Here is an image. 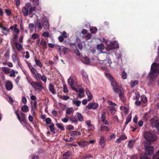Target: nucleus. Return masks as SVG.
Listing matches in <instances>:
<instances>
[{"label": "nucleus", "instance_id": "21", "mask_svg": "<svg viewBox=\"0 0 159 159\" xmlns=\"http://www.w3.org/2000/svg\"><path fill=\"white\" fill-rule=\"evenodd\" d=\"M132 115L131 113H130L126 117V121L125 123V126H126L127 125L130 121L132 118Z\"/></svg>", "mask_w": 159, "mask_h": 159}, {"label": "nucleus", "instance_id": "47", "mask_svg": "<svg viewBox=\"0 0 159 159\" xmlns=\"http://www.w3.org/2000/svg\"><path fill=\"white\" fill-rule=\"evenodd\" d=\"M5 12L8 16H10L11 15V12L10 10L6 9L5 10Z\"/></svg>", "mask_w": 159, "mask_h": 159}, {"label": "nucleus", "instance_id": "23", "mask_svg": "<svg viewBox=\"0 0 159 159\" xmlns=\"http://www.w3.org/2000/svg\"><path fill=\"white\" fill-rule=\"evenodd\" d=\"M48 127L49 128L51 132H52L54 134L55 133L54 125L53 123H52L51 124L48 125Z\"/></svg>", "mask_w": 159, "mask_h": 159}, {"label": "nucleus", "instance_id": "42", "mask_svg": "<svg viewBox=\"0 0 159 159\" xmlns=\"http://www.w3.org/2000/svg\"><path fill=\"white\" fill-rule=\"evenodd\" d=\"M60 98L61 99L66 101L68 100L69 98L70 97L69 96H62V95H60Z\"/></svg>", "mask_w": 159, "mask_h": 159}, {"label": "nucleus", "instance_id": "26", "mask_svg": "<svg viewBox=\"0 0 159 159\" xmlns=\"http://www.w3.org/2000/svg\"><path fill=\"white\" fill-rule=\"evenodd\" d=\"M100 130L101 131H106V132L109 131V128L107 126L103 125H101Z\"/></svg>", "mask_w": 159, "mask_h": 159}, {"label": "nucleus", "instance_id": "7", "mask_svg": "<svg viewBox=\"0 0 159 159\" xmlns=\"http://www.w3.org/2000/svg\"><path fill=\"white\" fill-rule=\"evenodd\" d=\"M144 147L146 153L148 155H151L154 152L153 147L146 145H144Z\"/></svg>", "mask_w": 159, "mask_h": 159}, {"label": "nucleus", "instance_id": "39", "mask_svg": "<svg viewBox=\"0 0 159 159\" xmlns=\"http://www.w3.org/2000/svg\"><path fill=\"white\" fill-rule=\"evenodd\" d=\"M30 2L33 3V5L35 6H38L39 5V0H29Z\"/></svg>", "mask_w": 159, "mask_h": 159}, {"label": "nucleus", "instance_id": "54", "mask_svg": "<svg viewBox=\"0 0 159 159\" xmlns=\"http://www.w3.org/2000/svg\"><path fill=\"white\" fill-rule=\"evenodd\" d=\"M41 80L44 83L47 81V77L44 75H42L40 78Z\"/></svg>", "mask_w": 159, "mask_h": 159}, {"label": "nucleus", "instance_id": "50", "mask_svg": "<svg viewBox=\"0 0 159 159\" xmlns=\"http://www.w3.org/2000/svg\"><path fill=\"white\" fill-rule=\"evenodd\" d=\"M152 159H159V151L157 152L156 154L153 156Z\"/></svg>", "mask_w": 159, "mask_h": 159}, {"label": "nucleus", "instance_id": "27", "mask_svg": "<svg viewBox=\"0 0 159 159\" xmlns=\"http://www.w3.org/2000/svg\"><path fill=\"white\" fill-rule=\"evenodd\" d=\"M11 58L13 62L15 63L16 61H17L19 59L17 57V55L15 54H13L11 56Z\"/></svg>", "mask_w": 159, "mask_h": 159}, {"label": "nucleus", "instance_id": "9", "mask_svg": "<svg viewBox=\"0 0 159 159\" xmlns=\"http://www.w3.org/2000/svg\"><path fill=\"white\" fill-rule=\"evenodd\" d=\"M75 78L74 76H70L68 80V83L70 86H73L75 84Z\"/></svg>", "mask_w": 159, "mask_h": 159}, {"label": "nucleus", "instance_id": "12", "mask_svg": "<svg viewBox=\"0 0 159 159\" xmlns=\"http://www.w3.org/2000/svg\"><path fill=\"white\" fill-rule=\"evenodd\" d=\"M5 87L7 89L10 90L12 89L13 85L10 81H7L6 83Z\"/></svg>", "mask_w": 159, "mask_h": 159}, {"label": "nucleus", "instance_id": "58", "mask_svg": "<svg viewBox=\"0 0 159 159\" xmlns=\"http://www.w3.org/2000/svg\"><path fill=\"white\" fill-rule=\"evenodd\" d=\"M63 92L65 93H67L68 92V90L67 87L65 85H63Z\"/></svg>", "mask_w": 159, "mask_h": 159}, {"label": "nucleus", "instance_id": "36", "mask_svg": "<svg viewBox=\"0 0 159 159\" xmlns=\"http://www.w3.org/2000/svg\"><path fill=\"white\" fill-rule=\"evenodd\" d=\"M138 84V81L136 80L131 81L130 82V86L131 88H133Z\"/></svg>", "mask_w": 159, "mask_h": 159}, {"label": "nucleus", "instance_id": "22", "mask_svg": "<svg viewBox=\"0 0 159 159\" xmlns=\"http://www.w3.org/2000/svg\"><path fill=\"white\" fill-rule=\"evenodd\" d=\"M21 110L24 112L27 113L29 110L28 107L26 105H24L21 107Z\"/></svg>", "mask_w": 159, "mask_h": 159}, {"label": "nucleus", "instance_id": "61", "mask_svg": "<svg viewBox=\"0 0 159 159\" xmlns=\"http://www.w3.org/2000/svg\"><path fill=\"white\" fill-rule=\"evenodd\" d=\"M74 127L71 125H68L67 126L66 129L69 130H73L74 129Z\"/></svg>", "mask_w": 159, "mask_h": 159}, {"label": "nucleus", "instance_id": "34", "mask_svg": "<svg viewBox=\"0 0 159 159\" xmlns=\"http://www.w3.org/2000/svg\"><path fill=\"white\" fill-rule=\"evenodd\" d=\"M82 61L84 63L86 64H88L90 62L89 58L87 57H84L82 59Z\"/></svg>", "mask_w": 159, "mask_h": 159}, {"label": "nucleus", "instance_id": "64", "mask_svg": "<svg viewBox=\"0 0 159 159\" xmlns=\"http://www.w3.org/2000/svg\"><path fill=\"white\" fill-rule=\"evenodd\" d=\"M88 100L89 101H90L92 99L93 96L92 94L90 93L89 95L88 94Z\"/></svg>", "mask_w": 159, "mask_h": 159}, {"label": "nucleus", "instance_id": "17", "mask_svg": "<svg viewBox=\"0 0 159 159\" xmlns=\"http://www.w3.org/2000/svg\"><path fill=\"white\" fill-rule=\"evenodd\" d=\"M86 123L88 126V129L89 131H93L94 129V126L93 125L90 124V122H87V121Z\"/></svg>", "mask_w": 159, "mask_h": 159}, {"label": "nucleus", "instance_id": "59", "mask_svg": "<svg viewBox=\"0 0 159 159\" xmlns=\"http://www.w3.org/2000/svg\"><path fill=\"white\" fill-rule=\"evenodd\" d=\"M127 74L125 71L124 70L122 72V77L124 79H126Z\"/></svg>", "mask_w": 159, "mask_h": 159}, {"label": "nucleus", "instance_id": "20", "mask_svg": "<svg viewBox=\"0 0 159 159\" xmlns=\"http://www.w3.org/2000/svg\"><path fill=\"white\" fill-rule=\"evenodd\" d=\"M106 76L109 79L110 81H111V85H113V84H115V83L116 82L112 76L109 74H106Z\"/></svg>", "mask_w": 159, "mask_h": 159}, {"label": "nucleus", "instance_id": "63", "mask_svg": "<svg viewBox=\"0 0 159 159\" xmlns=\"http://www.w3.org/2000/svg\"><path fill=\"white\" fill-rule=\"evenodd\" d=\"M92 157L93 156L91 155V154H89L85 155L84 157L83 158V159H86L88 158H90Z\"/></svg>", "mask_w": 159, "mask_h": 159}, {"label": "nucleus", "instance_id": "53", "mask_svg": "<svg viewBox=\"0 0 159 159\" xmlns=\"http://www.w3.org/2000/svg\"><path fill=\"white\" fill-rule=\"evenodd\" d=\"M133 141L132 140H130L128 143V146L129 148H131L133 146Z\"/></svg>", "mask_w": 159, "mask_h": 159}, {"label": "nucleus", "instance_id": "3", "mask_svg": "<svg viewBox=\"0 0 159 159\" xmlns=\"http://www.w3.org/2000/svg\"><path fill=\"white\" fill-rule=\"evenodd\" d=\"M30 83L34 89L40 91H41L43 89V83L41 82H36L32 81L31 82H30Z\"/></svg>", "mask_w": 159, "mask_h": 159}, {"label": "nucleus", "instance_id": "51", "mask_svg": "<svg viewBox=\"0 0 159 159\" xmlns=\"http://www.w3.org/2000/svg\"><path fill=\"white\" fill-rule=\"evenodd\" d=\"M30 70L32 74L34 75L36 74V69L34 68V67H33L30 69Z\"/></svg>", "mask_w": 159, "mask_h": 159}, {"label": "nucleus", "instance_id": "11", "mask_svg": "<svg viewBox=\"0 0 159 159\" xmlns=\"http://www.w3.org/2000/svg\"><path fill=\"white\" fill-rule=\"evenodd\" d=\"M105 138H104L103 136H101L100 140V141L99 143V145L101 146L102 148H103L105 146Z\"/></svg>", "mask_w": 159, "mask_h": 159}, {"label": "nucleus", "instance_id": "37", "mask_svg": "<svg viewBox=\"0 0 159 159\" xmlns=\"http://www.w3.org/2000/svg\"><path fill=\"white\" fill-rule=\"evenodd\" d=\"M72 103L73 104L79 107L80 106L81 102L79 100H73L72 101Z\"/></svg>", "mask_w": 159, "mask_h": 159}, {"label": "nucleus", "instance_id": "14", "mask_svg": "<svg viewBox=\"0 0 159 159\" xmlns=\"http://www.w3.org/2000/svg\"><path fill=\"white\" fill-rule=\"evenodd\" d=\"M31 110L32 111H33L34 113V112L35 110L37 108V102L36 101H34L33 103L32 102H31Z\"/></svg>", "mask_w": 159, "mask_h": 159}, {"label": "nucleus", "instance_id": "52", "mask_svg": "<svg viewBox=\"0 0 159 159\" xmlns=\"http://www.w3.org/2000/svg\"><path fill=\"white\" fill-rule=\"evenodd\" d=\"M45 121L46 124L48 125L51 124L52 123V120L50 118L48 117L46 118Z\"/></svg>", "mask_w": 159, "mask_h": 159}, {"label": "nucleus", "instance_id": "48", "mask_svg": "<svg viewBox=\"0 0 159 159\" xmlns=\"http://www.w3.org/2000/svg\"><path fill=\"white\" fill-rule=\"evenodd\" d=\"M10 51L9 50H7L6 53L4 54V56L7 59L9 58Z\"/></svg>", "mask_w": 159, "mask_h": 159}, {"label": "nucleus", "instance_id": "44", "mask_svg": "<svg viewBox=\"0 0 159 159\" xmlns=\"http://www.w3.org/2000/svg\"><path fill=\"white\" fill-rule=\"evenodd\" d=\"M35 24L38 26V28L40 29H41L43 27V24H42L40 22H39L38 21L35 23Z\"/></svg>", "mask_w": 159, "mask_h": 159}, {"label": "nucleus", "instance_id": "13", "mask_svg": "<svg viewBox=\"0 0 159 159\" xmlns=\"http://www.w3.org/2000/svg\"><path fill=\"white\" fill-rule=\"evenodd\" d=\"M43 26L44 29L46 30L48 28L49 25V23L48 21H47V19H43L42 21Z\"/></svg>", "mask_w": 159, "mask_h": 159}, {"label": "nucleus", "instance_id": "56", "mask_svg": "<svg viewBox=\"0 0 159 159\" xmlns=\"http://www.w3.org/2000/svg\"><path fill=\"white\" fill-rule=\"evenodd\" d=\"M107 103L108 104L111 106H113L114 107L116 106L117 105L115 103H113L111 101L108 100L107 101Z\"/></svg>", "mask_w": 159, "mask_h": 159}, {"label": "nucleus", "instance_id": "25", "mask_svg": "<svg viewBox=\"0 0 159 159\" xmlns=\"http://www.w3.org/2000/svg\"><path fill=\"white\" fill-rule=\"evenodd\" d=\"M79 145L81 148L84 147L88 144V142L86 141H81L78 143Z\"/></svg>", "mask_w": 159, "mask_h": 159}, {"label": "nucleus", "instance_id": "28", "mask_svg": "<svg viewBox=\"0 0 159 159\" xmlns=\"http://www.w3.org/2000/svg\"><path fill=\"white\" fill-rule=\"evenodd\" d=\"M10 70V69L7 67H4L2 68V70L5 74H9Z\"/></svg>", "mask_w": 159, "mask_h": 159}, {"label": "nucleus", "instance_id": "5", "mask_svg": "<svg viewBox=\"0 0 159 159\" xmlns=\"http://www.w3.org/2000/svg\"><path fill=\"white\" fill-rule=\"evenodd\" d=\"M15 113L17 116L18 120L21 124H22V123H26L25 115L24 113L22 112L20 113V114L21 116V117L20 118L19 114L16 111H15Z\"/></svg>", "mask_w": 159, "mask_h": 159}, {"label": "nucleus", "instance_id": "10", "mask_svg": "<svg viewBox=\"0 0 159 159\" xmlns=\"http://www.w3.org/2000/svg\"><path fill=\"white\" fill-rule=\"evenodd\" d=\"M111 85L113 87V89L115 93H120V91H122V90L120 89L118 87V85L116 82L115 83V84H113V85Z\"/></svg>", "mask_w": 159, "mask_h": 159}, {"label": "nucleus", "instance_id": "43", "mask_svg": "<svg viewBox=\"0 0 159 159\" xmlns=\"http://www.w3.org/2000/svg\"><path fill=\"white\" fill-rule=\"evenodd\" d=\"M97 30V28L96 27H93L90 28V31L93 34L95 33Z\"/></svg>", "mask_w": 159, "mask_h": 159}, {"label": "nucleus", "instance_id": "40", "mask_svg": "<svg viewBox=\"0 0 159 159\" xmlns=\"http://www.w3.org/2000/svg\"><path fill=\"white\" fill-rule=\"evenodd\" d=\"M104 46L102 43L99 44L97 45V48L98 49L102 50L104 49Z\"/></svg>", "mask_w": 159, "mask_h": 159}, {"label": "nucleus", "instance_id": "55", "mask_svg": "<svg viewBox=\"0 0 159 159\" xmlns=\"http://www.w3.org/2000/svg\"><path fill=\"white\" fill-rule=\"evenodd\" d=\"M140 96L139 93H135V96L133 98L134 100H138Z\"/></svg>", "mask_w": 159, "mask_h": 159}, {"label": "nucleus", "instance_id": "62", "mask_svg": "<svg viewBox=\"0 0 159 159\" xmlns=\"http://www.w3.org/2000/svg\"><path fill=\"white\" fill-rule=\"evenodd\" d=\"M119 138L121 139V140H125L127 139V137L125 135H120L119 137Z\"/></svg>", "mask_w": 159, "mask_h": 159}, {"label": "nucleus", "instance_id": "6", "mask_svg": "<svg viewBox=\"0 0 159 159\" xmlns=\"http://www.w3.org/2000/svg\"><path fill=\"white\" fill-rule=\"evenodd\" d=\"M119 44L116 41L111 42L109 44L107 48L109 50H112L118 48Z\"/></svg>", "mask_w": 159, "mask_h": 159}, {"label": "nucleus", "instance_id": "4", "mask_svg": "<svg viewBox=\"0 0 159 159\" xmlns=\"http://www.w3.org/2000/svg\"><path fill=\"white\" fill-rule=\"evenodd\" d=\"M151 122L157 130H159V117H154L150 120Z\"/></svg>", "mask_w": 159, "mask_h": 159}, {"label": "nucleus", "instance_id": "41", "mask_svg": "<svg viewBox=\"0 0 159 159\" xmlns=\"http://www.w3.org/2000/svg\"><path fill=\"white\" fill-rule=\"evenodd\" d=\"M35 6H34L31 7L30 8L29 11V13L30 14H33V12L35 10L36 7Z\"/></svg>", "mask_w": 159, "mask_h": 159}, {"label": "nucleus", "instance_id": "1", "mask_svg": "<svg viewBox=\"0 0 159 159\" xmlns=\"http://www.w3.org/2000/svg\"><path fill=\"white\" fill-rule=\"evenodd\" d=\"M159 73V64L153 63L151 66V70L148 74L149 83H153L155 80L156 74Z\"/></svg>", "mask_w": 159, "mask_h": 159}, {"label": "nucleus", "instance_id": "33", "mask_svg": "<svg viewBox=\"0 0 159 159\" xmlns=\"http://www.w3.org/2000/svg\"><path fill=\"white\" fill-rule=\"evenodd\" d=\"M34 61L37 65L40 67H42V64L39 60L37 59L36 58H35L34 59Z\"/></svg>", "mask_w": 159, "mask_h": 159}, {"label": "nucleus", "instance_id": "15", "mask_svg": "<svg viewBox=\"0 0 159 159\" xmlns=\"http://www.w3.org/2000/svg\"><path fill=\"white\" fill-rule=\"evenodd\" d=\"M48 89L50 92H51L52 94L54 95L56 94V92L54 89V85L50 84L48 86Z\"/></svg>", "mask_w": 159, "mask_h": 159}, {"label": "nucleus", "instance_id": "57", "mask_svg": "<svg viewBox=\"0 0 159 159\" xmlns=\"http://www.w3.org/2000/svg\"><path fill=\"white\" fill-rule=\"evenodd\" d=\"M42 35L44 37H48L50 36V34L48 32H44L42 34Z\"/></svg>", "mask_w": 159, "mask_h": 159}, {"label": "nucleus", "instance_id": "30", "mask_svg": "<svg viewBox=\"0 0 159 159\" xmlns=\"http://www.w3.org/2000/svg\"><path fill=\"white\" fill-rule=\"evenodd\" d=\"M9 30L6 27H2V32L4 35H7L9 31Z\"/></svg>", "mask_w": 159, "mask_h": 159}, {"label": "nucleus", "instance_id": "49", "mask_svg": "<svg viewBox=\"0 0 159 159\" xmlns=\"http://www.w3.org/2000/svg\"><path fill=\"white\" fill-rule=\"evenodd\" d=\"M101 119H102V120H104V119H105L106 118V112L105 111H102V113L101 114Z\"/></svg>", "mask_w": 159, "mask_h": 159}, {"label": "nucleus", "instance_id": "46", "mask_svg": "<svg viewBox=\"0 0 159 159\" xmlns=\"http://www.w3.org/2000/svg\"><path fill=\"white\" fill-rule=\"evenodd\" d=\"M71 152L70 151H67L65 153L62 155L63 157H68L71 155Z\"/></svg>", "mask_w": 159, "mask_h": 159}, {"label": "nucleus", "instance_id": "19", "mask_svg": "<svg viewBox=\"0 0 159 159\" xmlns=\"http://www.w3.org/2000/svg\"><path fill=\"white\" fill-rule=\"evenodd\" d=\"M70 134L71 136H75L80 135L81 133L80 132L77 131H71L70 132Z\"/></svg>", "mask_w": 159, "mask_h": 159}, {"label": "nucleus", "instance_id": "35", "mask_svg": "<svg viewBox=\"0 0 159 159\" xmlns=\"http://www.w3.org/2000/svg\"><path fill=\"white\" fill-rule=\"evenodd\" d=\"M77 118L80 121H82L84 120L83 116L80 113L78 112L77 113Z\"/></svg>", "mask_w": 159, "mask_h": 159}, {"label": "nucleus", "instance_id": "16", "mask_svg": "<svg viewBox=\"0 0 159 159\" xmlns=\"http://www.w3.org/2000/svg\"><path fill=\"white\" fill-rule=\"evenodd\" d=\"M40 44V45H42V48L43 49H44L47 48V43L43 39H42Z\"/></svg>", "mask_w": 159, "mask_h": 159}, {"label": "nucleus", "instance_id": "31", "mask_svg": "<svg viewBox=\"0 0 159 159\" xmlns=\"http://www.w3.org/2000/svg\"><path fill=\"white\" fill-rule=\"evenodd\" d=\"M108 108L110 110L111 114L112 115H114L115 113V109L114 107L109 106Z\"/></svg>", "mask_w": 159, "mask_h": 159}, {"label": "nucleus", "instance_id": "29", "mask_svg": "<svg viewBox=\"0 0 159 159\" xmlns=\"http://www.w3.org/2000/svg\"><path fill=\"white\" fill-rule=\"evenodd\" d=\"M119 96L122 101H124L125 100V98L124 95V92L122 90L120 91V92L119 93Z\"/></svg>", "mask_w": 159, "mask_h": 159}, {"label": "nucleus", "instance_id": "2", "mask_svg": "<svg viewBox=\"0 0 159 159\" xmlns=\"http://www.w3.org/2000/svg\"><path fill=\"white\" fill-rule=\"evenodd\" d=\"M143 136L145 139L152 142L156 141L157 139V135L150 132L145 133L143 134Z\"/></svg>", "mask_w": 159, "mask_h": 159}, {"label": "nucleus", "instance_id": "18", "mask_svg": "<svg viewBox=\"0 0 159 159\" xmlns=\"http://www.w3.org/2000/svg\"><path fill=\"white\" fill-rule=\"evenodd\" d=\"M23 16H28L29 13L28 9L26 7H23L22 10Z\"/></svg>", "mask_w": 159, "mask_h": 159}, {"label": "nucleus", "instance_id": "32", "mask_svg": "<svg viewBox=\"0 0 159 159\" xmlns=\"http://www.w3.org/2000/svg\"><path fill=\"white\" fill-rule=\"evenodd\" d=\"M141 101L143 103H146L147 102L148 100L146 96L144 95H142L141 96Z\"/></svg>", "mask_w": 159, "mask_h": 159}, {"label": "nucleus", "instance_id": "38", "mask_svg": "<svg viewBox=\"0 0 159 159\" xmlns=\"http://www.w3.org/2000/svg\"><path fill=\"white\" fill-rule=\"evenodd\" d=\"M56 125L58 128L61 129V130L64 131L65 130V128L61 124L57 123Z\"/></svg>", "mask_w": 159, "mask_h": 159}, {"label": "nucleus", "instance_id": "45", "mask_svg": "<svg viewBox=\"0 0 159 159\" xmlns=\"http://www.w3.org/2000/svg\"><path fill=\"white\" fill-rule=\"evenodd\" d=\"M35 76V79L37 80H40L41 75L40 74L36 72V73L34 75Z\"/></svg>", "mask_w": 159, "mask_h": 159}, {"label": "nucleus", "instance_id": "60", "mask_svg": "<svg viewBox=\"0 0 159 159\" xmlns=\"http://www.w3.org/2000/svg\"><path fill=\"white\" fill-rule=\"evenodd\" d=\"M72 110H73V109H72V108H70L68 109L67 110L66 112V114H70L71 113V112L72 111Z\"/></svg>", "mask_w": 159, "mask_h": 159}, {"label": "nucleus", "instance_id": "24", "mask_svg": "<svg viewBox=\"0 0 159 159\" xmlns=\"http://www.w3.org/2000/svg\"><path fill=\"white\" fill-rule=\"evenodd\" d=\"M15 44L16 48L18 51H21L23 47L22 45L19 43L16 42L15 43Z\"/></svg>", "mask_w": 159, "mask_h": 159}, {"label": "nucleus", "instance_id": "8", "mask_svg": "<svg viewBox=\"0 0 159 159\" xmlns=\"http://www.w3.org/2000/svg\"><path fill=\"white\" fill-rule=\"evenodd\" d=\"M98 105H99L97 103L90 102L88 104L87 106V108L89 110L91 109L95 110L97 109L98 107Z\"/></svg>", "mask_w": 159, "mask_h": 159}]
</instances>
